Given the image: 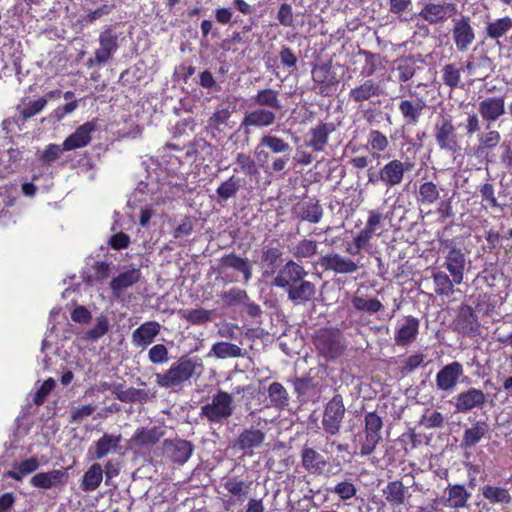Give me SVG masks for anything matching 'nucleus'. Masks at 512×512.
Here are the masks:
<instances>
[{
	"label": "nucleus",
	"mask_w": 512,
	"mask_h": 512,
	"mask_svg": "<svg viewBox=\"0 0 512 512\" xmlns=\"http://www.w3.org/2000/svg\"><path fill=\"white\" fill-rule=\"evenodd\" d=\"M182 318L192 325H203L212 320V311L203 308L186 310Z\"/></svg>",
	"instance_id": "63"
},
{
	"label": "nucleus",
	"mask_w": 512,
	"mask_h": 512,
	"mask_svg": "<svg viewBox=\"0 0 512 512\" xmlns=\"http://www.w3.org/2000/svg\"><path fill=\"white\" fill-rule=\"evenodd\" d=\"M471 498V493L466 489L463 484H449L445 491L444 496L441 498V504L445 507L455 510L463 509L468 506V501Z\"/></svg>",
	"instance_id": "24"
},
{
	"label": "nucleus",
	"mask_w": 512,
	"mask_h": 512,
	"mask_svg": "<svg viewBox=\"0 0 512 512\" xmlns=\"http://www.w3.org/2000/svg\"><path fill=\"white\" fill-rule=\"evenodd\" d=\"M335 130L336 126L333 122H319L315 127L309 130L306 146L310 147L315 152L324 151L329 142L331 133Z\"/></svg>",
	"instance_id": "22"
},
{
	"label": "nucleus",
	"mask_w": 512,
	"mask_h": 512,
	"mask_svg": "<svg viewBox=\"0 0 512 512\" xmlns=\"http://www.w3.org/2000/svg\"><path fill=\"white\" fill-rule=\"evenodd\" d=\"M318 252V243L311 239H302L294 246L292 254L298 259L312 258Z\"/></svg>",
	"instance_id": "58"
},
{
	"label": "nucleus",
	"mask_w": 512,
	"mask_h": 512,
	"mask_svg": "<svg viewBox=\"0 0 512 512\" xmlns=\"http://www.w3.org/2000/svg\"><path fill=\"white\" fill-rule=\"evenodd\" d=\"M367 147L370 149L372 157L378 159L380 153L386 151L389 147L388 138L381 131L372 129L367 137Z\"/></svg>",
	"instance_id": "52"
},
{
	"label": "nucleus",
	"mask_w": 512,
	"mask_h": 512,
	"mask_svg": "<svg viewBox=\"0 0 512 512\" xmlns=\"http://www.w3.org/2000/svg\"><path fill=\"white\" fill-rule=\"evenodd\" d=\"M501 138V134L497 130L488 129L487 132L478 134V145L474 149V155L477 157L484 156L487 163L492 162L488 159L489 152L498 146Z\"/></svg>",
	"instance_id": "36"
},
{
	"label": "nucleus",
	"mask_w": 512,
	"mask_h": 512,
	"mask_svg": "<svg viewBox=\"0 0 512 512\" xmlns=\"http://www.w3.org/2000/svg\"><path fill=\"white\" fill-rule=\"evenodd\" d=\"M279 96L280 92L278 90L273 88H264L258 90L252 99L257 106L276 112L283 108Z\"/></svg>",
	"instance_id": "40"
},
{
	"label": "nucleus",
	"mask_w": 512,
	"mask_h": 512,
	"mask_svg": "<svg viewBox=\"0 0 512 512\" xmlns=\"http://www.w3.org/2000/svg\"><path fill=\"white\" fill-rule=\"evenodd\" d=\"M512 30V18L504 16L486 23L484 34L485 39L498 41Z\"/></svg>",
	"instance_id": "41"
},
{
	"label": "nucleus",
	"mask_w": 512,
	"mask_h": 512,
	"mask_svg": "<svg viewBox=\"0 0 512 512\" xmlns=\"http://www.w3.org/2000/svg\"><path fill=\"white\" fill-rule=\"evenodd\" d=\"M365 440L361 444L360 454L368 456L372 454L381 439V429L383 427L382 418L375 412H368L364 417Z\"/></svg>",
	"instance_id": "10"
},
{
	"label": "nucleus",
	"mask_w": 512,
	"mask_h": 512,
	"mask_svg": "<svg viewBox=\"0 0 512 512\" xmlns=\"http://www.w3.org/2000/svg\"><path fill=\"white\" fill-rule=\"evenodd\" d=\"M121 442V435H113L104 433L97 441L94 442V450H89L91 459H102L111 451H115Z\"/></svg>",
	"instance_id": "39"
},
{
	"label": "nucleus",
	"mask_w": 512,
	"mask_h": 512,
	"mask_svg": "<svg viewBox=\"0 0 512 512\" xmlns=\"http://www.w3.org/2000/svg\"><path fill=\"white\" fill-rule=\"evenodd\" d=\"M40 464L36 457H30L19 463L13 465V470L5 472V478H11L16 481H21L24 476L35 472L39 468Z\"/></svg>",
	"instance_id": "47"
},
{
	"label": "nucleus",
	"mask_w": 512,
	"mask_h": 512,
	"mask_svg": "<svg viewBox=\"0 0 512 512\" xmlns=\"http://www.w3.org/2000/svg\"><path fill=\"white\" fill-rule=\"evenodd\" d=\"M482 498L491 506L508 507L512 505L510 488L503 485L484 484L479 489Z\"/></svg>",
	"instance_id": "25"
},
{
	"label": "nucleus",
	"mask_w": 512,
	"mask_h": 512,
	"mask_svg": "<svg viewBox=\"0 0 512 512\" xmlns=\"http://www.w3.org/2000/svg\"><path fill=\"white\" fill-rule=\"evenodd\" d=\"M164 432L159 427L138 428L131 438V443L137 447L155 445L163 436Z\"/></svg>",
	"instance_id": "42"
},
{
	"label": "nucleus",
	"mask_w": 512,
	"mask_h": 512,
	"mask_svg": "<svg viewBox=\"0 0 512 512\" xmlns=\"http://www.w3.org/2000/svg\"><path fill=\"white\" fill-rule=\"evenodd\" d=\"M489 432V425L485 420L476 421L471 427L464 430L461 447L470 449L476 446Z\"/></svg>",
	"instance_id": "38"
},
{
	"label": "nucleus",
	"mask_w": 512,
	"mask_h": 512,
	"mask_svg": "<svg viewBox=\"0 0 512 512\" xmlns=\"http://www.w3.org/2000/svg\"><path fill=\"white\" fill-rule=\"evenodd\" d=\"M426 356L422 353L410 355L403 360L399 366V371L403 376L413 373L416 369L423 365Z\"/></svg>",
	"instance_id": "64"
},
{
	"label": "nucleus",
	"mask_w": 512,
	"mask_h": 512,
	"mask_svg": "<svg viewBox=\"0 0 512 512\" xmlns=\"http://www.w3.org/2000/svg\"><path fill=\"white\" fill-rule=\"evenodd\" d=\"M345 412L346 409L342 395L335 394L324 407L321 421L323 430L332 436L338 434L343 423Z\"/></svg>",
	"instance_id": "7"
},
{
	"label": "nucleus",
	"mask_w": 512,
	"mask_h": 512,
	"mask_svg": "<svg viewBox=\"0 0 512 512\" xmlns=\"http://www.w3.org/2000/svg\"><path fill=\"white\" fill-rule=\"evenodd\" d=\"M69 479L67 469H53L47 472L35 474L30 479V484L39 489H53L64 486Z\"/></svg>",
	"instance_id": "20"
},
{
	"label": "nucleus",
	"mask_w": 512,
	"mask_h": 512,
	"mask_svg": "<svg viewBox=\"0 0 512 512\" xmlns=\"http://www.w3.org/2000/svg\"><path fill=\"white\" fill-rule=\"evenodd\" d=\"M23 152L13 146L9 138L0 139V177L5 178L15 173L20 167Z\"/></svg>",
	"instance_id": "9"
},
{
	"label": "nucleus",
	"mask_w": 512,
	"mask_h": 512,
	"mask_svg": "<svg viewBox=\"0 0 512 512\" xmlns=\"http://www.w3.org/2000/svg\"><path fill=\"white\" fill-rule=\"evenodd\" d=\"M312 342L319 355L327 360L339 358L346 349L343 333L333 327L317 329L312 336Z\"/></svg>",
	"instance_id": "4"
},
{
	"label": "nucleus",
	"mask_w": 512,
	"mask_h": 512,
	"mask_svg": "<svg viewBox=\"0 0 512 512\" xmlns=\"http://www.w3.org/2000/svg\"><path fill=\"white\" fill-rule=\"evenodd\" d=\"M420 321L408 315L403 317L395 330L394 340L398 346H407L414 342L419 334Z\"/></svg>",
	"instance_id": "26"
},
{
	"label": "nucleus",
	"mask_w": 512,
	"mask_h": 512,
	"mask_svg": "<svg viewBox=\"0 0 512 512\" xmlns=\"http://www.w3.org/2000/svg\"><path fill=\"white\" fill-rule=\"evenodd\" d=\"M99 45L100 47L95 51L94 57L87 60V66L90 68L105 64L117 51L119 47L118 35L112 26H108L100 33Z\"/></svg>",
	"instance_id": "8"
},
{
	"label": "nucleus",
	"mask_w": 512,
	"mask_h": 512,
	"mask_svg": "<svg viewBox=\"0 0 512 512\" xmlns=\"http://www.w3.org/2000/svg\"><path fill=\"white\" fill-rule=\"evenodd\" d=\"M212 353L220 359L236 358L242 356V349L230 342H217L212 346Z\"/></svg>",
	"instance_id": "61"
},
{
	"label": "nucleus",
	"mask_w": 512,
	"mask_h": 512,
	"mask_svg": "<svg viewBox=\"0 0 512 512\" xmlns=\"http://www.w3.org/2000/svg\"><path fill=\"white\" fill-rule=\"evenodd\" d=\"M434 138L439 149L450 154H457L461 151V144L452 119L442 117L434 125Z\"/></svg>",
	"instance_id": "5"
},
{
	"label": "nucleus",
	"mask_w": 512,
	"mask_h": 512,
	"mask_svg": "<svg viewBox=\"0 0 512 512\" xmlns=\"http://www.w3.org/2000/svg\"><path fill=\"white\" fill-rule=\"evenodd\" d=\"M433 283L435 285V293L439 296H451L454 294L455 281L443 271L434 272L432 275Z\"/></svg>",
	"instance_id": "53"
},
{
	"label": "nucleus",
	"mask_w": 512,
	"mask_h": 512,
	"mask_svg": "<svg viewBox=\"0 0 512 512\" xmlns=\"http://www.w3.org/2000/svg\"><path fill=\"white\" fill-rule=\"evenodd\" d=\"M413 167V162L392 159L380 168L381 183L388 189L398 186L403 182L405 173Z\"/></svg>",
	"instance_id": "11"
},
{
	"label": "nucleus",
	"mask_w": 512,
	"mask_h": 512,
	"mask_svg": "<svg viewBox=\"0 0 512 512\" xmlns=\"http://www.w3.org/2000/svg\"><path fill=\"white\" fill-rule=\"evenodd\" d=\"M329 491L337 495L339 500L343 502L351 500L357 494V488L350 479L338 482L334 487L330 488Z\"/></svg>",
	"instance_id": "62"
},
{
	"label": "nucleus",
	"mask_w": 512,
	"mask_h": 512,
	"mask_svg": "<svg viewBox=\"0 0 512 512\" xmlns=\"http://www.w3.org/2000/svg\"><path fill=\"white\" fill-rule=\"evenodd\" d=\"M160 330L161 325L157 321H146L133 331L131 342L135 347L145 349L154 342Z\"/></svg>",
	"instance_id": "27"
},
{
	"label": "nucleus",
	"mask_w": 512,
	"mask_h": 512,
	"mask_svg": "<svg viewBox=\"0 0 512 512\" xmlns=\"http://www.w3.org/2000/svg\"><path fill=\"white\" fill-rule=\"evenodd\" d=\"M439 198L440 191L434 182L425 181L420 184L416 193V200L419 205H433Z\"/></svg>",
	"instance_id": "49"
},
{
	"label": "nucleus",
	"mask_w": 512,
	"mask_h": 512,
	"mask_svg": "<svg viewBox=\"0 0 512 512\" xmlns=\"http://www.w3.org/2000/svg\"><path fill=\"white\" fill-rule=\"evenodd\" d=\"M260 145H263L275 154H284L291 151V146L287 141L271 134L262 136L260 138Z\"/></svg>",
	"instance_id": "56"
},
{
	"label": "nucleus",
	"mask_w": 512,
	"mask_h": 512,
	"mask_svg": "<svg viewBox=\"0 0 512 512\" xmlns=\"http://www.w3.org/2000/svg\"><path fill=\"white\" fill-rule=\"evenodd\" d=\"M453 399L455 410L459 413H467L474 408L482 407L486 402V395L481 389L469 388Z\"/></svg>",
	"instance_id": "23"
},
{
	"label": "nucleus",
	"mask_w": 512,
	"mask_h": 512,
	"mask_svg": "<svg viewBox=\"0 0 512 512\" xmlns=\"http://www.w3.org/2000/svg\"><path fill=\"white\" fill-rule=\"evenodd\" d=\"M396 71L398 72V81L405 83L411 80L416 73V61L413 57H402L397 60Z\"/></svg>",
	"instance_id": "55"
},
{
	"label": "nucleus",
	"mask_w": 512,
	"mask_h": 512,
	"mask_svg": "<svg viewBox=\"0 0 512 512\" xmlns=\"http://www.w3.org/2000/svg\"><path fill=\"white\" fill-rule=\"evenodd\" d=\"M440 73L443 84L451 90L463 88L464 85L461 82L462 68L458 67L456 63L445 64Z\"/></svg>",
	"instance_id": "50"
},
{
	"label": "nucleus",
	"mask_w": 512,
	"mask_h": 512,
	"mask_svg": "<svg viewBox=\"0 0 512 512\" xmlns=\"http://www.w3.org/2000/svg\"><path fill=\"white\" fill-rule=\"evenodd\" d=\"M382 220V213L377 210L369 211L365 227L354 237V244H356L357 248H365L369 244Z\"/></svg>",
	"instance_id": "34"
},
{
	"label": "nucleus",
	"mask_w": 512,
	"mask_h": 512,
	"mask_svg": "<svg viewBox=\"0 0 512 512\" xmlns=\"http://www.w3.org/2000/svg\"><path fill=\"white\" fill-rule=\"evenodd\" d=\"M358 55L364 57V64L361 67L360 75L364 78L373 76L378 70L384 69V58L368 50L360 49Z\"/></svg>",
	"instance_id": "44"
},
{
	"label": "nucleus",
	"mask_w": 512,
	"mask_h": 512,
	"mask_svg": "<svg viewBox=\"0 0 512 512\" xmlns=\"http://www.w3.org/2000/svg\"><path fill=\"white\" fill-rule=\"evenodd\" d=\"M103 479V469L100 464H92L84 473L81 480V489L85 492L96 490Z\"/></svg>",
	"instance_id": "51"
},
{
	"label": "nucleus",
	"mask_w": 512,
	"mask_h": 512,
	"mask_svg": "<svg viewBox=\"0 0 512 512\" xmlns=\"http://www.w3.org/2000/svg\"><path fill=\"white\" fill-rule=\"evenodd\" d=\"M307 275L301 264L290 259L274 275L272 286L284 291L294 305H304L316 295V285L306 280Z\"/></svg>",
	"instance_id": "1"
},
{
	"label": "nucleus",
	"mask_w": 512,
	"mask_h": 512,
	"mask_svg": "<svg viewBox=\"0 0 512 512\" xmlns=\"http://www.w3.org/2000/svg\"><path fill=\"white\" fill-rule=\"evenodd\" d=\"M197 363L187 356L180 357L162 373L155 374V382L162 388L182 387L196 373Z\"/></svg>",
	"instance_id": "2"
},
{
	"label": "nucleus",
	"mask_w": 512,
	"mask_h": 512,
	"mask_svg": "<svg viewBox=\"0 0 512 512\" xmlns=\"http://www.w3.org/2000/svg\"><path fill=\"white\" fill-rule=\"evenodd\" d=\"M319 264L324 270L332 271L335 274H352L358 270L355 261L335 252L322 256L319 259Z\"/></svg>",
	"instance_id": "21"
},
{
	"label": "nucleus",
	"mask_w": 512,
	"mask_h": 512,
	"mask_svg": "<svg viewBox=\"0 0 512 512\" xmlns=\"http://www.w3.org/2000/svg\"><path fill=\"white\" fill-rule=\"evenodd\" d=\"M265 433L255 427L244 429L237 437L234 447L245 453L252 452L253 449L260 447L265 441Z\"/></svg>",
	"instance_id": "32"
},
{
	"label": "nucleus",
	"mask_w": 512,
	"mask_h": 512,
	"mask_svg": "<svg viewBox=\"0 0 512 512\" xmlns=\"http://www.w3.org/2000/svg\"><path fill=\"white\" fill-rule=\"evenodd\" d=\"M276 120L277 116L274 111L258 106V108L244 114L239 129L243 130L246 135H249L252 127L267 128L274 125Z\"/></svg>",
	"instance_id": "14"
},
{
	"label": "nucleus",
	"mask_w": 512,
	"mask_h": 512,
	"mask_svg": "<svg viewBox=\"0 0 512 512\" xmlns=\"http://www.w3.org/2000/svg\"><path fill=\"white\" fill-rule=\"evenodd\" d=\"M228 268L242 273L245 282L252 278V265L249 259L243 258L234 252L223 255L219 260L220 271Z\"/></svg>",
	"instance_id": "33"
},
{
	"label": "nucleus",
	"mask_w": 512,
	"mask_h": 512,
	"mask_svg": "<svg viewBox=\"0 0 512 512\" xmlns=\"http://www.w3.org/2000/svg\"><path fill=\"white\" fill-rule=\"evenodd\" d=\"M235 163L237 168H234V172H242L247 176L255 177L259 174V170L255 160L244 152H240L236 155Z\"/></svg>",
	"instance_id": "57"
},
{
	"label": "nucleus",
	"mask_w": 512,
	"mask_h": 512,
	"mask_svg": "<svg viewBox=\"0 0 512 512\" xmlns=\"http://www.w3.org/2000/svg\"><path fill=\"white\" fill-rule=\"evenodd\" d=\"M382 492L390 506L399 507L405 502L407 489L401 480H394L388 482Z\"/></svg>",
	"instance_id": "43"
},
{
	"label": "nucleus",
	"mask_w": 512,
	"mask_h": 512,
	"mask_svg": "<svg viewBox=\"0 0 512 512\" xmlns=\"http://www.w3.org/2000/svg\"><path fill=\"white\" fill-rule=\"evenodd\" d=\"M295 215L301 221L319 223L323 216V208L318 200H309L297 203L294 207Z\"/></svg>",
	"instance_id": "35"
},
{
	"label": "nucleus",
	"mask_w": 512,
	"mask_h": 512,
	"mask_svg": "<svg viewBox=\"0 0 512 512\" xmlns=\"http://www.w3.org/2000/svg\"><path fill=\"white\" fill-rule=\"evenodd\" d=\"M465 265L466 257L460 248H453L447 252L443 266L448 270L450 276L454 278L456 285L463 282Z\"/></svg>",
	"instance_id": "29"
},
{
	"label": "nucleus",
	"mask_w": 512,
	"mask_h": 512,
	"mask_svg": "<svg viewBox=\"0 0 512 512\" xmlns=\"http://www.w3.org/2000/svg\"><path fill=\"white\" fill-rule=\"evenodd\" d=\"M382 93L381 86L371 79H366L360 85L349 91V99L355 103L368 101L373 97H378Z\"/></svg>",
	"instance_id": "37"
},
{
	"label": "nucleus",
	"mask_w": 512,
	"mask_h": 512,
	"mask_svg": "<svg viewBox=\"0 0 512 512\" xmlns=\"http://www.w3.org/2000/svg\"><path fill=\"white\" fill-rule=\"evenodd\" d=\"M242 186V179L235 175L223 181L216 189L217 202L223 203L235 197Z\"/></svg>",
	"instance_id": "48"
},
{
	"label": "nucleus",
	"mask_w": 512,
	"mask_h": 512,
	"mask_svg": "<svg viewBox=\"0 0 512 512\" xmlns=\"http://www.w3.org/2000/svg\"><path fill=\"white\" fill-rule=\"evenodd\" d=\"M450 32L456 50L460 53L467 52L476 39V32L468 15L453 18Z\"/></svg>",
	"instance_id": "6"
},
{
	"label": "nucleus",
	"mask_w": 512,
	"mask_h": 512,
	"mask_svg": "<svg viewBox=\"0 0 512 512\" xmlns=\"http://www.w3.org/2000/svg\"><path fill=\"white\" fill-rule=\"evenodd\" d=\"M478 112L486 122V130L490 129L491 123L505 114V98L503 96L485 98L478 103Z\"/></svg>",
	"instance_id": "19"
},
{
	"label": "nucleus",
	"mask_w": 512,
	"mask_h": 512,
	"mask_svg": "<svg viewBox=\"0 0 512 512\" xmlns=\"http://www.w3.org/2000/svg\"><path fill=\"white\" fill-rule=\"evenodd\" d=\"M427 104L424 98L410 91V98H401L398 104L399 112L407 125H416Z\"/></svg>",
	"instance_id": "15"
},
{
	"label": "nucleus",
	"mask_w": 512,
	"mask_h": 512,
	"mask_svg": "<svg viewBox=\"0 0 512 512\" xmlns=\"http://www.w3.org/2000/svg\"><path fill=\"white\" fill-rule=\"evenodd\" d=\"M456 12L457 6L453 2H427L421 8L419 16L430 25H436L453 17Z\"/></svg>",
	"instance_id": "13"
},
{
	"label": "nucleus",
	"mask_w": 512,
	"mask_h": 512,
	"mask_svg": "<svg viewBox=\"0 0 512 512\" xmlns=\"http://www.w3.org/2000/svg\"><path fill=\"white\" fill-rule=\"evenodd\" d=\"M96 130L97 119L83 123L63 141L64 150L71 151L86 147L92 140V133Z\"/></svg>",
	"instance_id": "18"
},
{
	"label": "nucleus",
	"mask_w": 512,
	"mask_h": 512,
	"mask_svg": "<svg viewBox=\"0 0 512 512\" xmlns=\"http://www.w3.org/2000/svg\"><path fill=\"white\" fill-rule=\"evenodd\" d=\"M140 279V271L138 269H130L120 273L110 282V288L114 295L119 296L120 293L137 283Z\"/></svg>",
	"instance_id": "45"
},
{
	"label": "nucleus",
	"mask_w": 512,
	"mask_h": 512,
	"mask_svg": "<svg viewBox=\"0 0 512 512\" xmlns=\"http://www.w3.org/2000/svg\"><path fill=\"white\" fill-rule=\"evenodd\" d=\"M212 146L205 139H196L186 146V157L188 159H204V154H210Z\"/></svg>",
	"instance_id": "60"
},
{
	"label": "nucleus",
	"mask_w": 512,
	"mask_h": 512,
	"mask_svg": "<svg viewBox=\"0 0 512 512\" xmlns=\"http://www.w3.org/2000/svg\"><path fill=\"white\" fill-rule=\"evenodd\" d=\"M455 330L465 337H476L481 333V324L475 310L466 304H462L454 320Z\"/></svg>",
	"instance_id": "12"
},
{
	"label": "nucleus",
	"mask_w": 512,
	"mask_h": 512,
	"mask_svg": "<svg viewBox=\"0 0 512 512\" xmlns=\"http://www.w3.org/2000/svg\"><path fill=\"white\" fill-rule=\"evenodd\" d=\"M301 464L308 473L321 475L328 465V460L314 448L304 446L301 450Z\"/></svg>",
	"instance_id": "31"
},
{
	"label": "nucleus",
	"mask_w": 512,
	"mask_h": 512,
	"mask_svg": "<svg viewBox=\"0 0 512 512\" xmlns=\"http://www.w3.org/2000/svg\"><path fill=\"white\" fill-rule=\"evenodd\" d=\"M311 73L314 88L318 89V93L322 96H330L332 94V87L337 82L331 72V68L325 64L318 65L312 69Z\"/></svg>",
	"instance_id": "30"
},
{
	"label": "nucleus",
	"mask_w": 512,
	"mask_h": 512,
	"mask_svg": "<svg viewBox=\"0 0 512 512\" xmlns=\"http://www.w3.org/2000/svg\"><path fill=\"white\" fill-rule=\"evenodd\" d=\"M270 404L276 408H284L288 405L289 396L286 388L279 382H273L268 388Z\"/></svg>",
	"instance_id": "54"
},
{
	"label": "nucleus",
	"mask_w": 512,
	"mask_h": 512,
	"mask_svg": "<svg viewBox=\"0 0 512 512\" xmlns=\"http://www.w3.org/2000/svg\"><path fill=\"white\" fill-rule=\"evenodd\" d=\"M283 251L279 246H265L261 251L260 264L265 276H272L277 273L283 265Z\"/></svg>",
	"instance_id": "28"
},
{
	"label": "nucleus",
	"mask_w": 512,
	"mask_h": 512,
	"mask_svg": "<svg viewBox=\"0 0 512 512\" xmlns=\"http://www.w3.org/2000/svg\"><path fill=\"white\" fill-rule=\"evenodd\" d=\"M462 376H464V368L460 362L453 361L448 363L437 372L435 378L436 387L440 391H452Z\"/></svg>",
	"instance_id": "16"
},
{
	"label": "nucleus",
	"mask_w": 512,
	"mask_h": 512,
	"mask_svg": "<svg viewBox=\"0 0 512 512\" xmlns=\"http://www.w3.org/2000/svg\"><path fill=\"white\" fill-rule=\"evenodd\" d=\"M352 306L359 312H368L370 314L378 313L383 310V304L377 299H365L362 296H354L351 299Z\"/></svg>",
	"instance_id": "59"
},
{
	"label": "nucleus",
	"mask_w": 512,
	"mask_h": 512,
	"mask_svg": "<svg viewBox=\"0 0 512 512\" xmlns=\"http://www.w3.org/2000/svg\"><path fill=\"white\" fill-rule=\"evenodd\" d=\"M221 485L231 496L236 497L240 503L244 502L249 494L250 484L237 476L224 479Z\"/></svg>",
	"instance_id": "46"
},
{
	"label": "nucleus",
	"mask_w": 512,
	"mask_h": 512,
	"mask_svg": "<svg viewBox=\"0 0 512 512\" xmlns=\"http://www.w3.org/2000/svg\"><path fill=\"white\" fill-rule=\"evenodd\" d=\"M234 409L233 395L219 389L209 401L201 406L199 415L209 424L221 425L233 415Z\"/></svg>",
	"instance_id": "3"
},
{
	"label": "nucleus",
	"mask_w": 512,
	"mask_h": 512,
	"mask_svg": "<svg viewBox=\"0 0 512 512\" xmlns=\"http://www.w3.org/2000/svg\"><path fill=\"white\" fill-rule=\"evenodd\" d=\"M163 450L170 461L183 465L192 456L194 445L190 441L181 438L165 439Z\"/></svg>",
	"instance_id": "17"
}]
</instances>
